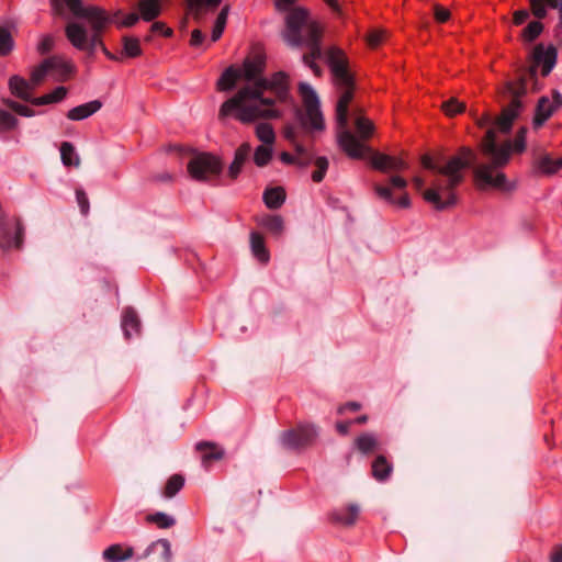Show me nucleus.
I'll list each match as a JSON object with an SVG mask.
<instances>
[{
	"label": "nucleus",
	"instance_id": "obj_1",
	"mask_svg": "<svg viewBox=\"0 0 562 562\" xmlns=\"http://www.w3.org/2000/svg\"><path fill=\"white\" fill-rule=\"evenodd\" d=\"M528 128L521 126L516 132L513 140L506 139L501 144L496 143V131L491 127L486 131L477 145L481 155L488 158L487 164L477 165L473 170L474 184L479 190L496 189L509 191L512 188L507 184V176L503 171L513 154H522L527 147Z\"/></svg>",
	"mask_w": 562,
	"mask_h": 562
},
{
	"label": "nucleus",
	"instance_id": "obj_2",
	"mask_svg": "<svg viewBox=\"0 0 562 562\" xmlns=\"http://www.w3.org/2000/svg\"><path fill=\"white\" fill-rule=\"evenodd\" d=\"M477 154L470 146H461L458 148L456 155L450 157L445 166L438 168V173L448 177L447 183L443 188L427 189L423 196L424 199L434 204L437 211L450 209L457 204L458 198L454 192L456 188L463 181L462 169L477 167Z\"/></svg>",
	"mask_w": 562,
	"mask_h": 562
},
{
	"label": "nucleus",
	"instance_id": "obj_3",
	"mask_svg": "<svg viewBox=\"0 0 562 562\" xmlns=\"http://www.w3.org/2000/svg\"><path fill=\"white\" fill-rule=\"evenodd\" d=\"M557 60L558 48L553 44H549L547 47L542 43L537 44L531 53L530 66L519 69L517 78L505 83V91L520 92V90H522L525 97L528 92L527 86L529 80H536V78H538V68L541 67V76L547 77L554 68Z\"/></svg>",
	"mask_w": 562,
	"mask_h": 562
},
{
	"label": "nucleus",
	"instance_id": "obj_4",
	"mask_svg": "<svg viewBox=\"0 0 562 562\" xmlns=\"http://www.w3.org/2000/svg\"><path fill=\"white\" fill-rule=\"evenodd\" d=\"M299 92L302 97L305 111L296 109L295 117L301 127L305 131L325 130V121L319 106V99L315 90L307 83L301 82L299 85Z\"/></svg>",
	"mask_w": 562,
	"mask_h": 562
},
{
	"label": "nucleus",
	"instance_id": "obj_5",
	"mask_svg": "<svg viewBox=\"0 0 562 562\" xmlns=\"http://www.w3.org/2000/svg\"><path fill=\"white\" fill-rule=\"evenodd\" d=\"M65 35L70 44L79 49L87 50L89 55L94 54L95 48H100L104 56L112 61H121V57L108 49L103 42V33L91 34L88 40L87 30L77 22H70L65 26Z\"/></svg>",
	"mask_w": 562,
	"mask_h": 562
},
{
	"label": "nucleus",
	"instance_id": "obj_6",
	"mask_svg": "<svg viewBox=\"0 0 562 562\" xmlns=\"http://www.w3.org/2000/svg\"><path fill=\"white\" fill-rule=\"evenodd\" d=\"M318 428L312 423H297L281 432V443L291 450L302 451L314 446L318 439Z\"/></svg>",
	"mask_w": 562,
	"mask_h": 562
},
{
	"label": "nucleus",
	"instance_id": "obj_7",
	"mask_svg": "<svg viewBox=\"0 0 562 562\" xmlns=\"http://www.w3.org/2000/svg\"><path fill=\"white\" fill-rule=\"evenodd\" d=\"M223 168L222 158L210 151L196 154L187 165L189 176L195 181H206L210 177H217Z\"/></svg>",
	"mask_w": 562,
	"mask_h": 562
},
{
	"label": "nucleus",
	"instance_id": "obj_8",
	"mask_svg": "<svg viewBox=\"0 0 562 562\" xmlns=\"http://www.w3.org/2000/svg\"><path fill=\"white\" fill-rule=\"evenodd\" d=\"M71 14L78 19H85L90 24L92 34L104 33L110 24H113V19L110 13L99 5H87L85 7L82 0L76 2L71 7L67 8Z\"/></svg>",
	"mask_w": 562,
	"mask_h": 562
},
{
	"label": "nucleus",
	"instance_id": "obj_9",
	"mask_svg": "<svg viewBox=\"0 0 562 562\" xmlns=\"http://www.w3.org/2000/svg\"><path fill=\"white\" fill-rule=\"evenodd\" d=\"M254 82L252 87H244L237 91L235 95L226 100L222 103L218 111V119H226L227 114L238 104L240 101H246L248 99L258 100L262 98L263 91L269 90L267 86V78H257L251 80Z\"/></svg>",
	"mask_w": 562,
	"mask_h": 562
},
{
	"label": "nucleus",
	"instance_id": "obj_10",
	"mask_svg": "<svg viewBox=\"0 0 562 562\" xmlns=\"http://www.w3.org/2000/svg\"><path fill=\"white\" fill-rule=\"evenodd\" d=\"M327 61L337 86L356 88V80L348 69V59L344 50L337 47H331L328 50Z\"/></svg>",
	"mask_w": 562,
	"mask_h": 562
},
{
	"label": "nucleus",
	"instance_id": "obj_11",
	"mask_svg": "<svg viewBox=\"0 0 562 562\" xmlns=\"http://www.w3.org/2000/svg\"><path fill=\"white\" fill-rule=\"evenodd\" d=\"M502 95H510V102L504 106L495 120V124L498 127V131L503 134H508L512 128L515 120L519 116L520 111L522 110V101L524 91L520 92H506L505 88L502 90Z\"/></svg>",
	"mask_w": 562,
	"mask_h": 562
},
{
	"label": "nucleus",
	"instance_id": "obj_12",
	"mask_svg": "<svg viewBox=\"0 0 562 562\" xmlns=\"http://www.w3.org/2000/svg\"><path fill=\"white\" fill-rule=\"evenodd\" d=\"M310 12L303 7L293 8L285 18L284 38L293 46H300L304 40L302 27L307 23Z\"/></svg>",
	"mask_w": 562,
	"mask_h": 562
},
{
	"label": "nucleus",
	"instance_id": "obj_13",
	"mask_svg": "<svg viewBox=\"0 0 562 562\" xmlns=\"http://www.w3.org/2000/svg\"><path fill=\"white\" fill-rule=\"evenodd\" d=\"M390 184H391V187L382 186V184H374L373 191H374L375 195L379 199L389 203L390 205H394L398 209H408L411 206V199H409L408 193L404 191L403 194L398 199H394L393 192H392V188L405 190V188L407 187V181L402 176L396 175V176H392L390 178Z\"/></svg>",
	"mask_w": 562,
	"mask_h": 562
},
{
	"label": "nucleus",
	"instance_id": "obj_14",
	"mask_svg": "<svg viewBox=\"0 0 562 562\" xmlns=\"http://www.w3.org/2000/svg\"><path fill=\"white\" fill-rule=\"evenodd\" d=\"M281 115L277 109H261L258 105H246L245 101H240L238 106L234 108L226 117L233 116L237 121L249 124L258 119H279Z\"/></svg>",
	"mask_w": 562,
	"mask_h": 562
},
{
	"label": "nucleus",
	"instance_id": "obj_15",
	"mask_svg": "<svg viewBox=\"0 0 562 562\" xmlns=\"http://www.w3.org/2000/svg\"><path fill=\"white\" fill-rule=\"evenodd\" d=\"M551 94L552 102L547 95L540 97L537 101L532 119L535 128L541 127L562 106V94L557 89H553Z\"/></svg>",
	"mask_w": 562,
	"mask_h": 562
},
{
	"label": "nucleus",
	"instance_id": "obj_16",
	"mask_svg": "<svg viewBox=\"0 0 562 562\" xmlns=\"http://www.w3.org/2000/svg\"><path fill=\"white\" fill-rule=\"evenodd\" d=\"M344 131L338 135V145L341 150L351 159H363L366 154H370L372 148L363 145L360 138H357L350 131Z\"/></svg>",
	"mask_w": 562,
	"mask_h": 562
},
{
	"label": "nucleus",
	"instance_id": "obj_17",
	"mask_svg": "<svg viewBox=\"0 0 562 562\" xmlns=\"http://www.w3.org/2000/svg\"><path fill=\"white\" fill-rule=\"evenodd\" d=\"M370 154V167L373 170L380 171L382 173H387L390 171H402L408 167L407 162L401 157L391 156L373 149Z\"/></svg>",
	"mask_w": 562,
	"mask_h": 562
},
{
	"label": "nucleus",
	"instance_id": "obj_18",
	"mask_svg": "<svg viewBox=\"0 0 562 562\" xmlns=\"http://www.w3.org/2000/svg\"><path fill=\"white\" fill-rule=\"evenodd\" d=\"M561 169L562 156L553 159L550 154L540 155L531 165V173L536 177H552Z\"/></svg>",
	"mask_w": 562,
	"mask_h": 562
},
{
	"label": "nucleus",
	"instance_id": "obj_19",
	"mask_svg": "<svg viewBox=\"0 0 562 562\" xmlns=\"http://www.w3.org/2000/svg\"><path fill=\"white\" fill-rule=\"evenodd\" d=\"M267 65V57L263 52L246 57L243 61L241 78L247 81L261 78Z\"/></svg>",
	"mask_w": 562,
	"mask_h": 562
},
{
	"label": "nucleus",
	"instance_id": "obj_20",
	"mask_svg": "<svg viewBox=\"0 0 562 562\" xmlns=\"http://www.w3.org/2000/svg\"><path fill=\"white\" fill-rule=\"evenodd\" d=\"M195 451L201 456V462L204 468H209L216 461H221L225 452L213 441H199L195 443Z\"/></svg>",
	"mask_w": 562,
	"mask_h": 562
},
{
	"label": "nucleus",
	"instance_id": "obj_21",
	"mask_svg": "<svg viewBox=\"0 0 562 562\" xmlns=\"http://www.w3.org/2000/svg\"><path fill=\"white\" fill-rule=\"evenodd\" d=\"M268 89L276 94V99L285 102L290 94L289 75L284 71H277L267 79Z\"/></svg>",
	"mask_w": 562,
	"mask_h": 562
},
{
	"label": "nucleus",
	"instance_id": "obj_22",
	"mask_svg": "<svg viewBox=\"0 0 562 562\" xmlns=\"http://www.w3.org/2000/svg\"><path fill=\"white\" fill-rule=\"evenodd\" d=\"M251 151V146L249 143H241L234 153V159L228 166L227 177L235 181L239 175L241 173L243 167L245 162L248 160Z\"/></svg>",
	"mask_w": 562,
	"mask_h": 562
},
{
	"label": "nucleus",
	"instance_id": "obj_23",
	"mask_svg": "<svg viewBox=\"0 0 562 562\" xmlns=\"http://www.w3.org/2000/svg\"><path fill=\"white\" fill-rule=\"evenodd\" d=\"M8 87L12 95L25 102H31L33 98L32 91L34 89L31 81H27L25 78L19 75H12L9 78Z\"/></svg>",
	"mask_w": 562,
	"mask_h": 562
},
{
	"label": "nucleus",
	"instance_id": "obj_24",
	"mask_svg": "<svg viewBox=\"0 0 562 562\" xmlns=\"http://www.w3.org/2000/svg\"><path fill=\"white\" fill-rule=\"evenodd\" d=\"M356 88H346L336 104V121L339 128L347 127L349 104L353 99Z\"/></svg>",
	"mask_w": 562,
	"mask_h": 562
},
{
	"label": "nucleus",
	"instance_id": "obj_25",
	"mask_svg": "<svg viewBox=\"0 0 562 562\" xmlns=\"http://www.w3.org/2000/svg\"><path fill=\"white\" fill-rule=\"evenodd\" d=\"M48 59H53L50 63L52 67L49 68V71L57 72V81L65 82L77 72V67L71 60H65L59 55L49 56Z\"/></svg>",
	"mask_w": 562,
	"mask_h": 562
},
{
	"label": "nucleus",
	"instance_id": "obj_26",
	"mask_svg": "<svg viewBox=\"0 0 562 562\" xmlns=\"http://www.w3.org/2000/svg\"><path fill=\"white\" fill-rule=\"evenodd\" d=\"M257 224L271 236L280 238L284 232V221L279 214H265L256 217Z\"/></svg>",
	"mask_w": 562,
	"mask_h": 562
},
{
	"label": "nucleus",
	"instance_id": "obj_27",
	"mask_svg": "<svg viewBox=\"0 0 562 562\" xmlns=\"http://www.w3.org/2000/svg\"><path fill=\"white\" fill-rule=\"evenodd\" d=\"M250 249L252 256L262 265L270 261V251L266 246V239L262 233L252 231L249 235Z\"/></svg>",
	"mask_w": 562,
	"mask_h": 562
},
{
	"label": "nucleus",
	"instance_id": "obj_28",
	"mask_svg": "<svg viewBox=\"0 0 562 562\" xmlns=\"http://www.w3.org/2000/svg\"><path fill=\"white\" fill-rule=\"evenodd\" d=\"M359 516V508L355 504H349L344 510H334L328 519L331 524L351 527L356 524Z\"/></svg>",
	"mask_w": 562,
	"mask_h": 562
},
{
	"label": "nucleus",
	"instance_id": "obj_29",
	"mask_svg": "<svg viewBox=\"0 0 562 562\" xmlns=\"http://www.w3.org/2000/svg\"><path fill=\"white\" fill-rule=\"evenodd\" d=\"M222 3V0H186V10L195 21H200L205 11H213Z\"/></svg>",
	"mask_w": 562,
	"mask_h": 562
},
{
	"label": "nucleus",
	"instance_id": "obj_30",
	"mask_svg": "<svg viewBox=\"0 0 562 562\" xmlns=\"http://www.w3.org/2000/svg\"><path fill=\"white\" fill-rule=\"evenodd\" d=\"M102 108L100 100H92L90 102L77 105L66 113V116L70 121H82L93 115Z\"/></svg>",
	"mask_w": 562,
	"mask_h": 562
},
{
	"label": "nucleus",
	"instance_id": "obj_31",
	"mask_svg": "<svg viewBox=\"0 0 562 562\" xmlns=\"http://www.w3.org/2000/svg\"><path fill=\"white\" fill-rule=\"evenodd\" d=\"M122 329L124 336L130 339L133 335H137L140 331V321L133 307H126L122 315Z\"/></svg>",
	"mask_w": 562,
	"mask_h": 562
},
{
	"label": "nucleus",
	"instance_id": "obj_32",
	"mask_svg": "<svg viewBox=\"0 0 562 562\" xmlns=\"http://www.w3.org/2000/svg\"><path fill=\"white\" fill-rule=\"evenodd\" d=\"M122 42V50L117 54V57H121L122 63L124 58H138L143 55V49L140 46V41L136 36L124 35L121 40Z\"/></svg>",
	"mask_w": 562,
	"mask_h": 562
},
{
	"label": "nucleus",
	"instance_id": "obj_33",
	"mask_svg": "<svg viewBox=\"0 0 562 562\" xmlns=\"http://www.w3.org/2000/svg\"><path fill=\"white\" fill-rule=\"evenodd\" d=\"M286 199V192L283 187L267 188L262 194L265 205L269 210L280 209Z\"/></svg>",
	"mask_w": 562,
	"mask_h": 562
},
{
	"label": "nucleus",
	"instance_id": "obj_34",
	"mask_svg": "<svg viewBox=\"0 0 562 562\" xmlns=\"http://www.w3.org/2000/svg\"><path fill=\"white\" fill-rule=\"evenodd\" d=\"M241 78L240 68L235 67L234 65L227 67L221 75V77L216 81V90L217 91H229L235 86L238 79Z\"/></svg>",
	"mask_w": 562,
	"mask_h": 562
},
{
	"label": "nucleus",
	"instance_id": "obj_35",
	"mask_svg": "<svg viewBox=\"0 0 562 562\" xmlns=\"http://www.w3.org/2000/svg\"><path fill=\"white\" fill-rule=\"evenodd\" d=\"M138 14L145 22H151L161 14V0H139Z\"/></svg>",
	"mask_w": 562,
	"mask_h": 562
},
{
	"label": "nucleus",
	"instance_id": "obj_36",
	"mask_svg": "<svg viewBox=\"0 0 562 562\" xmlns=\"http://www.w3.org/2000/svg\"><path fill=\"white\" fill-rule=\"evenodd\" d=\"M134 549L132 547L124 548L120 543L111 544L103 551V558L108 562H123L133 557Z\"/></svg>",
	"mask_w": 562,
	"mask_h": 562
},
{
	"label": "nucleus",
	"instance_id": "obj_37",
	"mask_svg": "<svg viewBox=\"0 0 562 562\" xmlns=\"http://www.w3.org/2000/svg\"><path fill=\"white\" fill-rule=\"evenodd\" d=\"M393 470L392 464L387 461V459L383 454H379L372 461L371 464V474L378 481H385L391 475Z\"/></svg>",
	"mask_w": 562,
	"mask_h": 562
},
{
	"label": "nucleus",
	"instance_id": "obj_38",
	"mask_svg": "<svg viewBox=\"0 0 562 562\" xmlns=\"http://www.w3.org/2000/svg\"><path fill=\"white\" fill-rule=\"evenodd\" d=\"M67 93L68 89L64 86H59L49 93H46L41 97H33L30 103L36 106L57 103L63 101L66 98Z\"/></svg>",
	"mask_w": 562,
	"mask_h": 562
},
{
	"label": "nucleus",
	"instance_id": "obj_39",
	"mask_svg": "<svg viewBox=\"0 0 562 562\" xmlns=\"http://www.w3.org/2000/svg\"><path fill=\"white\" fill-rule=\"evenodd\" d=\"M322 35L323 29L321 24L317 21H311L307 24V36L305 40V44L310 48V50H322Z\"/></svg>",
	"mask_w": 562,
	"mask_h": 562
},
{
	"label": "nucleus",
	"instance_id": "obj_40",
	"mask_svg": "<svg viewBox=\"0 0 562 562\" xmlns=\"http://www.w3.org/2000/svg\"><path fill=\"white\" fill-rule=\"evenodd\" d=\"M229 4H225L220 13L217 14L216 16V20H215V23H214V26H213V30H212V34H211V41L213 43L217 42L224 31H225V27H226V24H227V18H228V14H229Z\"/></svg>",
	"mask_w": 562,
	"mask_h": 562
},
{
	"label": "nucleus",
	"instance_id": "obj_41",
	"mask_svg": "<svg viewBox=\"0 0 562 562\" xmlns=\"http://www.w3.org/2000/svg\"><path fill=\"white\" fill-rule=\"evenodd\" d=\"M14 47L15 41L10 29L5 25H0V57L11 55Z\"/></svg>",
	"mask_w": 562,
	"mask_h": 562
},
{
	"label": "nucleus",
	"instance_id": "obj_42",
	"mask_svg": "<svg viewBox=\"0 0 562 562\" xmlns=\"http://www.w3.org/2000/svg\"><path fill=\"white\" fill-rule=\"evenodd\" d=\"M356 448L363 454H371L378 448V441L372 434L362 432L355 440Z\"/></svg>",
	"mask_w": 562,
	"mask_h": 562
},
{
	"label": "nucleus",
	"instance_id": "obj_43",
	"mask_svg": "<svg viewBox=\"0 0 562 562\" xmlns=\"http://www.w3.org/2000/svg\"><path fill=\"white\" fill-rule=\"evenodd\" d=\"M60 158L66 167H77L80 164V158L77 155L74 145L69 142L61 143Z\"/></svg>",
	"mask_w": 562,
	"mask_h": 562
},
{
	"label": "nucleus",
	"instance_id": "obj_44",
	"mask_svg": "<svg viewBox=\"0 0 562 562\" xmlns=\"http://www.w3.org/2000/svg\"><path fill=\"white\" fill-rule=\"evenodd\" d=\"M184 476L182 474H173L171 475L162 490V495L166 498H171L177 495L184 486Z\"/></svg>",
	"mask_w": 562,
	"mask_h": 562
},
{
	"label": "nucleus",
	"instance_id": "obj_45",
	"mask_svg": "<svg viewBox=\"0 0 562 562\" xmlns=\"http://www.w3.org/2000/svg\"><path fill=\"white\" fill-rule=\"evenodd\" d=\"M355 127L359 138L362 140H368L374 133L373 122L366 116L357 117L355 121Z\"/></svg>",
	"mask_w": 562,
	"mask_h": 562
},
{
	"label": "nucleus",
	"instance_id": "obj_46",
	"mask_svg": "<svg viewBox=\"0 0 562 562\" xmlns=\"http://www.w3.org/2000/svg\"><path fill=\"white\" fill-rule=\"evenodd\" d=\"M145 521L148 524H154L160 529L171 528L176 524L175 518H172L171 516H169L162 512H156V513L146 515Z\"/></svg>",
	"mask_w": 562,
	"mask_h": 562
},
{
	"label": "nucleus",
	"instance_id": "obj_47",
	"mask_svg": "<svg viewBox=\"0 0 562 562\" xmlns=\"http://www.w3.org/2000/svg\"><path fill=\"white\" fill-rule=\"evenodd\" d=\"M543 29L544 25L540 20L531 21L521 31V40L526 43H532L540 36V34L543 32Z\"/></svg>",
	"mask_w": 562,
	"mask_h": 562
},
{
	"label": "nucleus",
	"instance_id": "obj_48",
	"mask_svg": "<svg viewBox=\"0 0 562 562\" xmlns=\"http://www.w3.org/2000/svg\"><path fill=\"white\" fill-rule=\"evenodd\" d=\"M53 59L45 58L41 61L36 67H34L30 74V81L33 87L38 86L46 77L49 68L52 67L50 63Z\"/></svg>",
	"mask_w": 562,
	"mask_h": 562
},
{
	"label": "nucleus",
	"instance_id": "obj_49",
	"mask_svg": "<svg viewBox=\"0 0 562 562\" xmlns=\"http://www.w3.org/2000/svg\"><path fill=\"white\" fill-rule=\"evenodd\" d=\"M467 106L464 102L459 101L457 98L452 97L448 100L443 101L441 104L442 112L449 116L454 117L458 114H461L465 111Z\"/></svg>",
	"mask_w": 562,
	"mask_h": 562
},
{
	"label": "nucleus",
	"instance_id": "obj_50",
	"mask_svg": "<svg viewBox=\"0 0 562 562\" xmlns=\"http://www.w3.org/2000/svg\"><path fill=\"white\" fill-rule=\"evenodd\" d=\"M256 136L268 146H272L276 140V133L270 123H259L256 126Z\"/></svg>",
	"mask_w": 562,
	"mask_h": 562
},
{
	"label": "nucleus",
	"instance_id": "obj_51",
	"mask_svg": "<svg viewBox=\"0 0 562 562\" xmlns=\"http://www.w3.org/2000/svg\"><path fill=\"white\" fill-rule=\"evenodd\" d=\"M272 155H273L272 146L260 145L255 149L254 162L257 167L262 168L271 161Z\"/></svg>",
	"mask_w": 562,
	"mask_h": 562
},
{
	"label": "nucleus",
	"instance_id": "obj_52",
	"mask_svg": "<svg viewBox=\"0 0 562 562\" xmlns=\"http://www.w3.org/2000/svg\"><path fill=\"white\" fill-rule=\"evenodd\" d=\"M555 0H529L530 12L538 20H542L547 16V8L555 5Z\"/></svg>",
	"mask_w": 562,
	"mask_h": 562
},
{
	"label": "nucleus",
	"instance_id": "obj_53",
	"mask_svg": "<svg viewBox=\"0 0 562 562\" xmlns=\"http://www.w3.org/2000/svg\"><path fill=\"white\" fill-rule=\"evenodd\" d=\"M314 165H315L316 169L312 172V180L315 183H319L324 180V178L326 176V172L329 167V161H328L327 157L319 156V157L315 158Z\"/></svg>",
	"mask_w": 562,
	"mask_h": 562
},
{
	"label": "nucleus",
	"instance_id": "obj_54",
	"mask_svg": "<svg viewBox=\"0 0 562 562\" xmlns=\"http://www.w3.org/2000/svg\"><path fill=\"white\" fill-rule=\"evenodd\" d=\"M161 549V560L162 562H170L171 560V548L170 542L167 539H158L153 542L145 551V555H149L155 549Z\"/></svg>",
	"mask_w": 562,
	"mask_h": 562
},
{
	"label": "nucleus",
	"instance_id": "obj_55",
	"mask_svg": "<svg viewBox=\"0 0 562 562\" xmlns=\"http://www.w3.org/2000/svg\"><path fill=\"white\" fill-rule=\"evenodd\" d=\"M322 55V50H310V53L303 55V63L313 71L316 77H321L323 70L321 66L315 61Z\"/></svg>",
	"mask_w": 562,
	"mask_h": 562
},
{
	"label": "nucleus",
	"instance_id": "obj_56",
	"mask_svg": "<svg viewBox=\"0 0 562 562\" xmlns=\"http://www.w3.org/2000/svg\"><path fill=\"white\" fill-rule=\"evenodd\" d=\"M2 102L5 106H8L10 110H12L21 116L31 117L35 115V111L32 108L22 104L18 101H14L12 99H3Z\"/></svg>",
	"mask_w": 562,
	"mask_h": 562
},
{
	"label": "nucleus",
	"instance_id": "obj_57",
	"mask_svg": "<svg viewBox=\"0 0 562 562\" xmlns=\"http://www.w3.org/2000/svg\"><path fill=\"white\" fill-rule=\"evenodd\" d=\"M18 119L9 111L0 110V132H10L18 127Z\"/></svg>",
	"mask_w": 562,
	"mask_h": 562
},
{
	"label": "nucleus",
	"instance_id": "obj_58",
	"mask_svg": "<svg viewBox=\"0 0 562 562\" xmlns=\"http://www.w3.org/2000/svg\"><path fill=\"white\" fill-rule=\"evenodd\" d=\"M139 19L142 18L138 13L130 12L122 20L113 21V24H115L117 29L132 27L139 21Z\"/></svg>",
	"mask_w": 562,
	"mask_h": 562
},
{
	"label": "nucleus",
	"instance_id": "obj_59",
	"mask_svg": "<svg viewBox=\"0 0 562 562\" xmlns=\"http://www.w3.org/2000/svg\"><path fill=\"white\" fill-rule=\"evenodd\" d=\"M76 200L80 207V212L83 216H87L90 211V203L87 193L83 189L78 188L76 189Z\"/></svg>",
	"mask_w": 562,
	"mask_h": 562
},
{
	"label": "nucleus",
	"instance_id": "obj_60",
	"mask_svg": "<svg viewBox=\"0 0 562 562\" xmlns=\"http://www.w3.org/2000/svg\"><path fill=\"white\" fill-rule=\"evenodd\" d=\"M153 24L150 25V33H158L162 37L169 38L173 35V30L162 21H151Z\"/></svg>",
	"mask_w": 562,
	"mask_h": 562
},
{
	"label": "nucleus",
	"instance_id": "obj_61",
	"mask_svg": "<svg viewBox=\"0 0 562 562\" xmlns=\"http://www.w3.org/2000/svg\"><path fill=\"white\" fill-rule=\"evenodd\" d=\"M54 45H55V40H54L53 35H50V34L43 35L40 43L37 44V52L41 55H46L53 50Z\"/></svg>",
	"mask_w": 562,
	"mask_h": 562
},
{
	"label": "nucleus",
	"instance_id": "obj_62",
	"mask_svg": "<svg viewBox=\"0 0 562 562\" xmlns=\"http://www.w3.org/2000/svg\"><path fill=\"white\" fill-rule=\"evenodd\" d=\"M434 18L436 22L443 24L450 20L451 13L447 8L436 3L434 4Z\"/></svg>",
	"mask_w": 562,
	"mask_h": 562
},
{
	"label": "nucleus",
	"instance_id": "obj_63",
	"mask_svg": "<svg viewBox=\"0 0 562 562\" xmlns=\"http://www.w3.org/2000/svg\"><path fill=\"white\" fill-rule=\"evenodd\" d=\"M384 32L373 30L367 35V43L371 48H376L383 42Z\"/></svg>",
	"mask_w": 562,
	"mask_h": 562
},
{
	"label": "nucleus",
	"instance_id": "obj_64",
	"mask_svg": "<svg viewBox=\"0 0 562 562\" xmlns=\"http://www.w3.org/2000/svg\"><path fill=\"white\" fill-rule=\"evenodd\" d=\"M204 40H205L204 33L200 29H194L191 32V37H190L189 44L192 47H199L203 44Z\"/></svg>",
	"mask_w": 562,
	"mask_h": 562
}]
</instances>
